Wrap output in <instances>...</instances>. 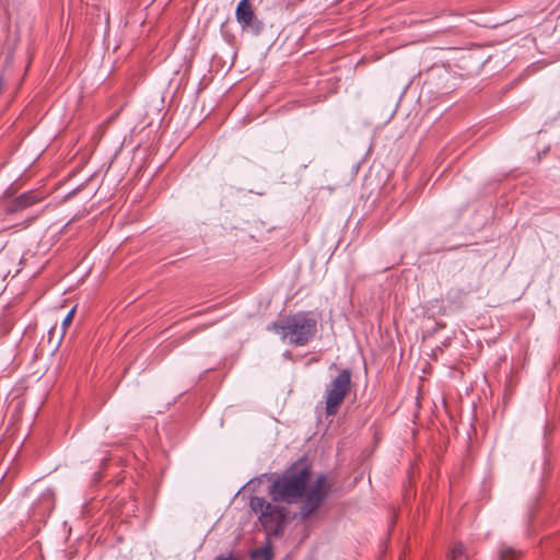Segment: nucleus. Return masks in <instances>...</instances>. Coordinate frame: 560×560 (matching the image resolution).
<instances>
[{
	"label": "nucleus",
	"instance_id": "1",
	"mask_svg": "<svg viewBox=\"0 0 560 560\" xmlns=\"http://www.w3.org/2000/svg\"><path fill=\"white\" fill-rule=\"evenodd\" d=\"M312 474L306 459H298L270 485L271 500L287 504H294L302 500L299 516L302 521H306L319 509L331 491V483L324 474L318 475L315 482L306 490Z\"/></svg>",
	"mask_w": 560,
	"mask_h": 560
},
{
	"label": "nucleus",
	"instance_id": "2",
	"mask_svg": "<svg viewBox=\"0 0 560 560\" xmlns=\"http://www.w3.org/2000/svg\"><path fill=\"white\" fill-rule=\"evenodd\" d=\"M267 328L280 335L282 340L290 345L303 347L314 338L317 331V320L308 312H299L282 322L269 324Z\"/></svg>",
	"mask_w": 560,
	"mask_h": 560
},
{
	"label": "nucleus",
	"instance_id": "3",
	"mask_svg": "<svg viewBox=\"0 0 560 560\" xmlns=\"http://www.w3.org/2000/svg\"><path fill=\"white\" fill-rule=\"evenodd\" d=\"M249 508L258 516V521L266 532L275 535L283 532L287 521L285 508L272 504L257 495L250 498Z\"/></svg>",
	"mask_w": 560,
	"mask_h": 560
},
{
	"label": "nucleus",
	"instance_id": "4",
	"mask_svg": "<svg viewBox=\"0 0 560 560\" xmlns=\"http://www.w3.org/2000/svg\"><path fill=\"white\" fill-rule=\"evenodd\" d=\"M351 388V371L343 369L339 374L327 385L326 389V406L325 411L327 416H335L347 394Z\"/></svg>",
	"mask_w": 560,
	"mask_h": 560
},
{
	"label": "nucleus",
	"instance_id": "5",
	"mask_svg": "<svg viewBox=\"0 0 560 560\" xmlns=\"http://www.w3.org/2000/svg\"><path fill=\"white\" fill-rule=\"evenodd\" d=\"M235 19L244 31L258 35L264 30V23L258 20L249 0H241L235 10Z\"/></svg>",
	"mask_w": 560,
	"mask_h": 560
},
{
	"label": "nucleus",
	"instance_id": "6",
	"mask_svg": "<svg viewBox=\"0 0 560 560\" xmlns=\"http://www.w3.org/2000/svg\"><path fill=\"white\" fill-rule=\"evenodd\" d=\"M43 196L36 190H28L14 198H3L2 206L7 213L12 214L39 202Z\"/></svg>",
	"mask_w": 560,
	"mask_h": 560
},
{
	"label": "nucleus",
	"instance_id": "7",
	"mask_svg": "<svg viewBox=\"0 0 560 560\" xmlns=\"http://www.w3.org/2000/svg\"><path fill=\"white\" fill-rule=\"evenodd\" d=\"M522 551L504 544L499 549V560H518Z\"/></svg>",
	"mask_w": 560,
	"mask_h": 560
},
{
	"label": "nucleus",
	"instance_id": "8",
	"mask_svg": "<svg viewBox=\"0 0 560 560\" xmlns=\"http://www.w3.org/2000/svg\"><path fill=\"white\" fill-rule=\"evenodd\" d=\"M272 556L271 548L267 546L254 550L250 555V560H271Z\"/></svg>",
	"mask_w": 560,
	"mask_h": 560
},
{
	"label": "nucleus",
	"instance_id": "9",
	"mask_svg": "<svg viewBox=\"0 0 560 560\" xmlns=\"http://www.w3.org/2000/svg\"><path fill=\"white\" fill-rule=\"evenodd\" d=\"M462 556H464V546L462 542H456L454 547L451 550V553L448 556L450 560H457Z\"/></svg>",
	"mask_w": 560,
	"mask_h": 560
},
{
	"label": "nucleus",
	"instance_id": "10",
	"mask_svg": "<svg viewBox=\"0 0 560 560\" xmlns=\"http://www.w3.org/2000/svg\"><path fill=\"white\" fill-rule=\"evenodd\" d=\"M74 312H75V307H73L71 311H69L68 314L66 315V317L63 318V320H62L63 329H66V327L71 323Z\"/></svg>",
	"mask_w": 560,
	"mask_h": 560
}]
</instances>
